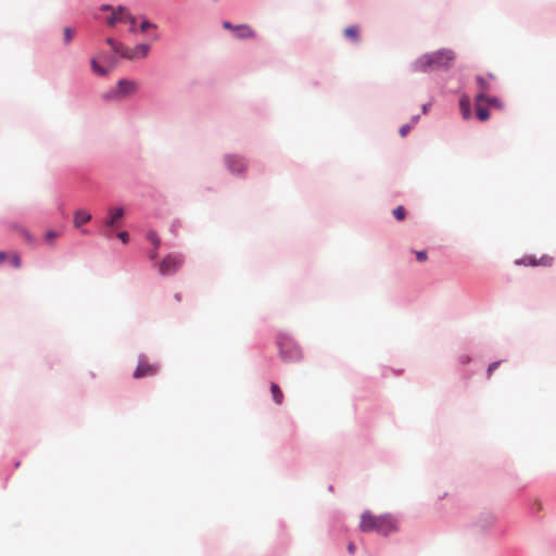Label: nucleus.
I'll list each match as a JSON object with an SVG mask.
<instances>
[{
  "instance_id": "1",
  "label": "nucleus",
  "mask_w": 556,
  "mask_h": 556,
  "mask_svg": "<svg viewBox=\"0 0 556 556\" xmlns=\"http://www.w3.org/2000/svg\"><path fill=\"white\" fill-rule=\"evenodd\" d=\"M456 55L452 49L442 48L433 52L421 54L410 63L409 70L414 73H428L431 71L447 72L452 66Z\"/></svg>"
},
{
  "instance_id": "2",
  "label": "nucleus",
  "mask_w": 556,
  "mask_h": 556,
  "mask_svg": "<svg viewBox=\"0 0 556 556\" xmlns=\"http://www.w3.org/2000/svg\"><path fill=\"white\" fill-rule=\"evenodd\" d=\"M277 346L280 358L286 363L298 362L302 358V351L289 334L280 332L277 336Z\"/></svg>"
},
{
  "instance_id": "3",
  "label": "nucleus",
  "mask_w": 556,
  "mask_h": 556,
  "mask_svg": "<svg viewBox=\"0 0 556 556\" xmlns=\"http://www.w3.org/2000/svg\"><path fill=\"white\" fill-rule=\"evenodd\" d=\"M137 88L134 80L122 78L118 80L115 88L103 93L102 98L105 101H117L131 94Z\"/></svg>"
},
{
  "instance_id": "4",
  "label": "nucleus",
  "mask_w": 556,
  "mask_h": 556,
  "mask_svg": "<svg viewBox=\"0 0 556 556\" xmlns=\"http://www.w3.org/2000/svg\"><path fill=\"white\" fill-rule=\"evenodd\" d=\"M224 165L229 174L244 177L247 173V160L237 153H226L223 157Z\"/></svg>"
},
{
  "instance_id": "5",
  "label": "nucleus",
  "mask_w": 556,
  "mask_h": 556,
  "mask_svg": "<svg viewBox=\"0 0 556 556\" xmlns=\"http://www.w3.org/2000/svg\"><path fill=\"white\" fill-rule=\"evenodd\" d=\"M496 517L490 511L481 513L476 520L468 525V528L476 535H485L495 525Z\"/></svg>"
},
{
  "instance_id": "6",
  "label": "nucleus",
  "mask_w": 556,
  "mask_h": 556,
  "mask_svg": "<svg viewBox=\"0 0 556 556\" xmlns=\"http://www.w3.org/2000/svg\"><path fill=\"white\" fill-rule=\"evenodd\" d=\"M124 215L125 208L123 206L109 208L108 217L99 223L101 232L105 236H111L112 229L121 225Z\"/></svg>"
},
{
  "instance_id": "7",
  "label": "nucleus",
  "mask_w": 556,
  "mask_h": 556,
  "mask_svg": "<svg viewBox=\"0 0 556 556\" xmlns=\"http://www.w3.org/2000/svg\"><path fill=\"white\" fill-rule=\"evenodd\" d=\"M185 257L181 253H169L159 264L161 276L174 275L184 264Z\"/></svg>"
},
{
  "instance_id": "8",
  "label": "nucleus",
  "mask_w": 556,
  "mask_h": 556,
  "mask_svg": "<svg viewBox=\"0 0 556 556\" xmlns=\"http://www.w3.org/2000/svg\"><path fill=\"white\" fill-rule=\"evenodd\" d=\"M396 530L395 520L390 514L376 517L375 531L382 536H388Z\"/></svg>"
},
{
  "instance_id": "9",
  "label": "nucleus",
  "mask_w": 556,
  "mask_h": 556,
  "mask_svg": "<svg viewBox=\"0 0 556 556\" xmlns=\"http://www.w3.org/2000/svg\"><path fill=\"white\" fill-rule=\"evenodd\" d=\"M157 371V367L155 365H150L146 361V356L140 354L138 357V365L134 371L135 378H143L147 376H153Z\"/></svg>"
},
{
  "instance_id": "10",
  "label": "nucleus",
  "mask_w": 556,
  "mask_h": 556,
  "mask_svg": "<svg viewBox=\"0 0 556 556\" xmlns=\"http://www.w3.org/2000/svg\"><path fill=\"white\" fill-rule=\"evenodd\" d=\"M92 218L91 214L85 210H77L74 213V226L77 229H80L81 233L88 235L89 231L87 229H81V226Z\"/></svg>"
},
{
  "instance_id": "11",
  "label": "nucleus",
  "mask_w": 556,
  "mask_h": 556,
  "mask_svg": "<svg viewBox=\"0 0 556 556\" xmlns=\"http://www.w3.org/2000/svg\"><path fill=\"white\" fill-rule=\"evenodd\" d=\"M376 517L369 510H366L362 514L359 529L363 532L375 531Z\"/></svg>"
},
{
  "instance_id": "12",
  "label": "nucleus",
  "mask_w": 556,
  "mask_h": 556,
  "mask_svg": "<svg viewBox=\"0 0 556 556\" xmlns=\"http://www.w3.org/2000/svg\"><path fill=\"white\" fill-rule=\"evenodd\" d=\"M233 34L237 39H248L255 36L254 30L247 24L237 25Z\"/></svg>"
},
{
  "instance_id": "13",
  "label": "nucleus",
  "mask_w": 556,
  "mask_h": 556,
  "mask_svg": "<svg viewBox=\"0 0 556 556\" xmlns=\"http://www.w3.org/2000/svg\"><path fill=\"white\" fill-rule=\"evenodd\" d=\"M476 101H485L489 105L493 106V108H496V109H502L503 108V103L502 101L496 98V97H489L486 94H484L483 92H479L477 93L476 96Z\"/></svg>"
},
{
  "instance_id": "14",
  "label": "nucleus",
  "mask_w": 556,
  "mask_h": 556,
  "mask_svg": "<svg viewBox=\"0 0 556 556\" xmlns=\"http://www.w3.org/2000/svg\"><path fill=\"white\" fill-rule=\"evenodd\" d=\"M459 109L464 119H468L471 117V103L470 99L467 96H463L459 99Z\"/></svg>"
},
{
  "instance_id": "15",
  "label": "nucleus",
  "mask_w": 556,
  "mask_h": 556,
  "mask_svg": "<svg viewBox=\"0 0 556 556\" xmlns=\"http://www.w3.org/2000/svg\"><path fill=\"white\" fill-rule=\"evenodd\" d=\"M113 52L118 55L121 59H126V60H134L135 59V54L129 52L125 46L121 42H118V45L116 46V48L112 49Z\"/></svg>"
},
{
  "instance_id": "16",
  "label": "nucleus",
  "mask_w": 556,
  "mask_h": 556,
  "mask_svg": "<svg viewBox=\"0 0 556 556\" xmlns=\"http://www.w3.org/2000/svg\"><path fill=\"white\" fill-rule=\"evenodd\" d=\"M270 391H271L273 400L275 401V403L281 404L282 400H283V394H282V391L280 390L279 386L273 382L270 384Z\"/></svg>"
},
{
  "instance_id": "17",
  "label": "nucleus",
  "mask_w": 556,
  "mask_h": 556,
  "mask_svg": "<svg viewBox=\"0 0 556 556\" xmlns=\"http://www.w3.org/2000/svg\"><path fill=\"white\" fill-rule=\"evenodd\" d=\"M150 51V46L148 43H138L134 49L135 58L137 56H147Z\"/></svg>"
},
{
  "instance_id": "18",
  "label": "nucleus",
  "mask_w": 556,
  "mask_h": 556,
  "mask_svg": "<svg viewBox=\"0 0 556 556\" xmlns=\"http://www.w3.org/2000/svg\"><path fill=\"white\" fill-rule=\"evenodd\" d=\"M476 115L479 121L485 122L490 117V112L488 108L477 104Z\"/></svg>"
},
{
  "instance_id": "19",
  "label": "nucleus",
  "mask_w": 556,
  "mask_h": 556,
  "mask_svg": "<svg viewBox=\"0 0 556 556\" xmlns=\"http://www.w3.org/2000/svg\"><path fill=\"white\" fill-rule=\"evenodd\" d=\"M90 64H91V68H92V71H93L97 75H99V76H106V75H108V73H109V72H108V70H106L105 67L101 66V65L97 62V60H96L94 58H92V59L90 60Z\"/></svg>"
},
{
  "instance_id": "20",
  "label": "nucleus",
  "mask_w": 556,
  "mask_h": 556,
  "mask_svg": "<svg viewBox=\"0 0 556 556\" xmlns=\"http://www.w3.org/2000/svg\"><path fill=\"white\" fill-rule=\"evenodd\" d=\"M517 265L539 266L538 258L534 256H523L515 262Z\"/></svg>"
},
{
  "instance_id": "21",
  "label": "nucleus",
  "mask_w": 556,
  "mask_h": 556,
  "mask_svg": "<svg viewBox=\"0 0 556 556\" xmlns=\"http://www.w3.org/2000/svg\"><path fill=\"white\" fill-rule=\"evenodd\" d=\"M344 35H345V37L348 39H351L353 41H357L358 40V28H357V26H355V25L349 26L348 28H345Z\"/></svg>"
},
{
  "instance_id": "22",
  "label": "nucleus",
  "mask_w": 556,
  "mask_h": 556,
  "mask_svg": "<svg viewBox=\"0 0 556 556\" xmlns=\"http://www.w3.org/2000/svg\"><path fill=\"white\" fill-rule=\"evenodd\" d=\"M146 238L153 244V247L159 248L161 245V239L155 230H149Z\"/></svg>"
},
{
  "instance_id": "23",
  "label": "nucleus",
  "mask_w": 556,
  "mask_h": 556,
  "mask_svg": "<svg viewBox=\"0 0 556 556\" xmlns=\"http://www.w3.org/2000/svg\"><path fill=\"white\" fill-rule=\"evenodd\" d=\"M476 81L480 88V92H483L485 94V92L491 89L489 81L483 76L478 75L476 77Z\"/></svg>"
},
{
  "instance_id": "24",
  "label": "nucleus",
  "mask_w": 556,
  "mask_h": 556,
  "mask_svg": "<svg viewBox=\"0 0 556 556\" xmlns=\"http://www.w3.org/2000/svg\"><path fill=\"white\" fill-rule=\"evenodd\" d=\"M392 214L396 220H403L405 218L406 211L402 205H399L393 210Z\"/></svg>"
},
{
  "instance_id": "25",
  "label": "nucleus",
  "mask_w": 556,
  "mask_h": 556,
  "mask_svg": "<svg viewBox=\"0 0 556 556\" xmlns=\"http://www.w3.org/2000/svg\"><path fill=\"white\" fill-rule=\"evenodd\" d=\"M538 263L541 266H551L553 264V257L543 255L542 257L538 258Z\"/></svg>"
},
{
  "instance_id": "26",
  "label": "nucleus",
  "mask_w": 556,
  "mask_h": 556,
  "mask_svg": "<svg viewBox=\"0 0 556 556\" xmlns=\"http://www.w3.org/2000/svg\"><path fill=\"white\" fill-rule=\"evenodd\" d=\"M125 21L129 22V30L134 33L136 30V17L132 14L127 13Z\"/></svg>"
},
{
  "instance_id": "27",
  "label": "nucleus",
  "mask_w": 556,
  "mask_h": 556,
  "mask_svg": "<svg viewBox=\"0 0 556 556\" xmlns=\"http://www.w3.org/2000/svg\"><path fill=\"white\" fill-rule=\"evenodd\" d=\"M149 28H156V25L149 20L144 18L140 24V30L146 31Z\"/></svg>"
},
{
  "instance_id": "28",
  "label": "nucleus",
  "mask_w": 556,
  "mask_h": 556,
  "mask_svg": "<svg viewBox=\"0 0 556 556\" xmlns=\"http://www.w3.org/2000/svg\"><path fill=\"white\" fill-rule=\"evenodd\" d=\"M502 361H495L489 364L486 369V377L490 378L492 372L501 365Z\"/></svg>"
},
{
  "instance_id": "29",
  "label": "nucleus",
  "mask_w": 556,
  "mask_h": 556,
  "mask_svg": "<svg viewBox=\"0 0 556 556\" xmlns=\"http://www.w3.org/2000/svg\"><path fill=\"white\" fill-rule=\"evenodd\" d=\"M10 263H11L12 267H14V268H20V267H21V265H22V261H21L20 255H18V254H16V253H15V254H13V255H12V257H11V260H10Z\"/></svg>"
},
{
  "instance_id": "30",
  "label": "nucleus",
  "mask_w": 556,
  "mask_h": 556,
  "mask_svg": "<svg viewBox=\"0 0 556 556\" xmlns=\"http://www.w3.org/2000/svg\"><path fill=\"white\" fill-rule=\"evenodd\" d=\"M181 222L179 219H174L170 224V232L176 235L177 231L181 228Z\"/></svg>"
},
{
  "instance_id": "31",
  "label": "nucleus",
  "mask_w": 556,
  "mask_h": 556,
  "mask_svg": "<svg viewBox=\"0 0 556 556\" xmlns=\"http://www.w3.org/2000/svg\"><path fill=\"white\" fill-rule=\"evenodd\" d=\"M123 21V18H118L115 14V11L106 18V23L110 26H115L117 22Z\"/></svg>"
},
{
  "instance_id": "32",
  "label": "nucleus",
  "mask_w": 556,
  "mask_h": 556,
  "mask_svg": "<svg viewBox=\"0 0 556 556\" xmlns=\"http://www.w3.org/2000/svg\"><path fill=\"white\" fill-rule=\"evenodd\" d=\"M458 362L462 365H467V364H469L471 362V356L469 354H466V353L460 354L458 356Z\"/></svg>"
},
{
  "instance_id": "33",
  "label": "nucleus",
  "mask_w": 556,
  "mask_h": 556,
  "mask_svg": "<svg viewBox=\"0 0 556 556\" xmlns=\"http://www.w3.org/2000/svg\"><path fill=\"white\" fill-rule=\"evenodd\" d=\"M412 129V125L410 124H404L400 127L399 129V132L401 135V137H405Z\"/></svg>"
},
{
  "instance_id": "34",
  "label": "nucleus",
  "mask_w": 556,
  "mask_h": 556,
  "mask_svg": "<svg viewBox=\"0 0 556 556\" xmlns=\"http://www.w3.org/2000/svg\"><path fill=\"white\" fill-rule=\"evenodd\" d=\"M127 13H128V12H127V8H126V7H124V5H117V7L115 8V14H116V15H117V14L122 15V16H123V17H122L123 20H125V18H126V14H127Z\"/></svg>"
},
{
  "instance_id": "35",
  "label": "nucleus",
  "mask_w": 556,
  "mask_h": 556,
  "mask_svg": "<svg viewBox=\"0 0 556 556\" xmlns=\"http://www.w3.org/2000/svg\"><path fill=\"white\" fill-rule=\"evenodd\" d=\"M157 249L159 248L153 247V249L148 251V257L150 261L154 262L157 258V255H159Z\"/></svg>"
},
{
  "instance_id": "36",
  "label": "nucleus",
  "mask_w": 556,
  "mask_h": 556,
  "mask_svg": "<svg viewBox=\"0 0 556 556\" xmlns=\"http://www.w3.org/2000/svg\"><path fill=\"white\" fill-rule=\"evenodd\" d=\"M72 40V28L65 27L64 28V42L68 43Z\"/></svg>"
},
{
  "instance_id": "37",
  "label": "nucleus",
  "mask_w": 556,
  "mask_h": 556,
  "mask_svg": "<svg viewBox=\"0 0 556 556\" xmlns=\"http://www.w3.org/2000/svg\"><path fill=\"white\" fill-rule=\"evenodd\" d=\"M416 258L418 262L426 261L427 260V251L426 250L416 251Z\"/></svg>"
},
{
  "instance_id": "38",
  "label": "nucleus",
  "mask_w": 556,
  "mask_h": 556,
  "mask_svg": "<svg viewBox=\"0 0 556 556\" xmlns=\"http://www.w3.org/2000/svg\"><path fill=\"white\" fill-rule=\"evenodd\" d=\"M117 238L123 242V243H127L128 240H129V235L127 231H121L117 233Z\"/></svg>"
},
{
  "instance_id": "39",
  "label": "nucleus",
  "mask_w": 556,
  "mask_h": 556,
  "mask_svg": "<svg viewBox=\"0 0 556 556\" xmlns=\"http://www.w3.org/2000/svg\"><path fill=\"white\" fill-rule=\"evenodd\" d=\"M56 237H58V232H56V231H54V230H48V231L46 232V239H47L48 241H51L52 239H54V238H56Z\"/></svg>"
},
{
  "instance_id": "40",
  "label": "nucleus",
  "mask_w": 556,
  "mask_h": 556,
  "mask_svg": "<svg viewBox=\"0 0 556 556\" xmlns=\"http://www.w3.org/2000/svg\"><path fill=\"white\" fill-rule=\"evenodd\" d=\"M236 26H237V25H233L232 23H230V22H228V21L223 22V27H224L225 29L232 30L233 33H235V27H236Z\"/></svg>"
},
{
  "instance_id": "41",
  "label": "nucleus",
  "mask_w": 556,
  "mask_h": 556,
  "mask_svg": "<svg viewBox=\"0 0 556 556\" xmlns=\"http://www.w3.org/2000/svg\"><path fill=\"white\" fill-rule=\"evenodd\" d=\"M105 42L111 47V49L116 48V46L118 45V42L111 37L106 38Z\"/></svg>"
},
{
  "instance_id": "42",
  "label": "nucleus",
  "mask_w": 556,
  "mask_h": 556,
  "mask_svg": "<svg viewBox=\"0 0 556 556\" xmlns=\"http://www.w3.org/2000/svg\"><path fill=\"white\" fill-rule=\"evenodd\" d=\"M101 11H111L112 13L115 11V8L111 4H102L100 7Z\"/></svg>"
},
{
  "instance_id": "43",
  "label": "nucleus",
  "mask_w": 556,
  "mask_h": 556,
  "mask_svg": "<svg viewBox=\"0 0 556 556\" xmlns=\"http://www.w3.org/2000/svg\"><path fill=\"white\" fill-rule=\"evenodd\" d=\"M419 118H420V116H419L418 114H417V115H413V116H412V118H410V123H409V124L412 125V127H413L415 124H417V123H418Z\"/></svg>"
},
{
  "instance_id": "44",
  "label": "nucleus",
  "mask_w": 556,
  "mask_h": 556,
  "mask_svg": "<svg viewBox=\"0 0 556 556\" xmlns=\"http://www.w3.org/2000/svg\"><path fill=\"white\" fill-rule=\"evenodd\" d=\"M430 106H431V102L422 104V106H421L422 113L424 114L428 113Z\"/></svg>"
},
{
  "instance_id": "45",
  "label": "nucleus",
  "mask_w": 556,
  "mask_h": 556,
  "mask_svg": "<svg viewBox=\"0 0 556 556\" xmlns=\"http://www.w3.org/2000/svg\"><path fill=\"white\" fill-rule=\"evenodd\" d=\"M355 549H356V547H355V545L353 543H350L348 545V551H349L350 554H354Z\"/></svg>"
},
{
  "instance_id": "46",
  "label": "nucleus",
  "mask_w": 556,
  "mask_h": 556,
  "mask_svg": "<svg viewBox=\"0 0 556 556\" xmlns=\"http://www.w3.org/2000/svg\"><path fill=\"white\" fill-rule=\"evenodd\" d=\"M108 62L111 63V65L114 66V65L117 64L118 61H117V58L111 56V58L108 59Z\"/></svg>"
},
{
  "instance_id": "47",
  "label": "nucleus",
  "mask_w": 556,
  "mask_h": 556,
  "mask_svg": "<svg viewBox=\"0 0 556 556\" xmlns=\"http://www.w3.org/2000/svg\"><path fill=\"white\" fill-rule=\"evenodd\" d=\"M5 257H7L5 252L1 251L0 252V264H2L4 262Z\"/></svg>"
},
{
  "instance_id": "48",
  "label": "nucleus",
  "mask_w": 556,
  "mask_h": 556,
  "mask_svg": "<svg viewBox=\"0 0 556 556\" xmlns=\"http://www.w3.org/2000/svg\"><path fill=\"white\" fill-rule=\"evenodd\" d=\"M180 296H181V295H180V293H176V294H175V299H176L177 301H180Z\"/></svg>"
},
{
  "instance_id": "49",
  "label": "nucleus",
  "mask_w": 556,
  "mask_h": 556,
  "mask_svg": "<svg viewBox=\"0 0 556 556\" xmlns=\"http://www.w3.org/2000/svg\"><path fill=\"white\" fill-rule=\"evenodd\" d=\"M25 237L29 239L30 238L29 232L25 231Z\"/></svg>"
},
{
  "instance_id": "50",
  "label": "nucleus",
  "mask_w": 556,
  "mask_h": 556,
  "mask_svg": "<svg viewBox=\"0 0 556 556\" xmlns=\"http://www.w3.org/2000/svg\"><path fill=\"white\" fill-rule=\"evenodd\" d=\"M328 490H329V491H332V490H333V485H331V484H330V485L328 486Z\"/></svg>"
},
{
  "instance_id": "51",
  "label": "nucleus",
  "mask_w": 556,
  "mask_h": 556,
  "mask_svg": "<svg viewBox=\"0 0 556 556\" xmlns=\"http://www.w3.org/2000/svg\"><path fill=\"white\" fill-rule=\"evenodd\" d=\"M489 78L494 79V75L493 74H489Z\"/></svg>"
}]
</instances>
